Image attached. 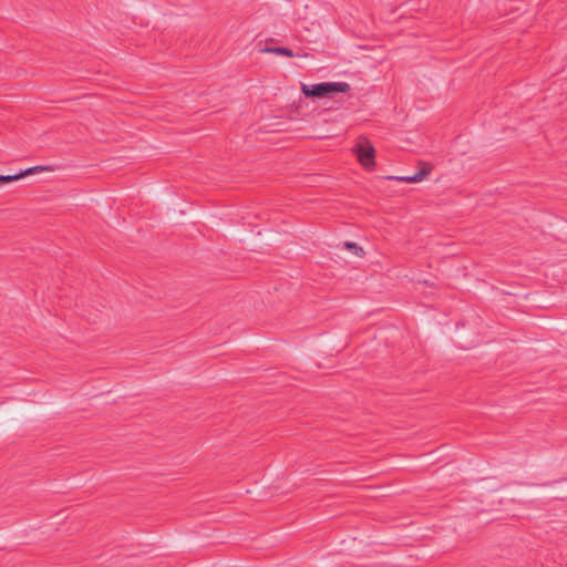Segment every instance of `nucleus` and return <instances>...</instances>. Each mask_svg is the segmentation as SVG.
I'll return each mask as SVG.
<instances>
[{
    "label": "nucleus",
    "instance_id": "nucleus-6",
    "mask_svg": "<svg viewBox=\"0 0 567 567\" xmlns=\"http://www.w3.org/2000/svg\"><path fill=\"white\" fill-rule=\"evenodd\" d=\"M344 247L349 250H352L357 256H361L363 254V249L353 241H346Z\"/></svg>",
    "mask_w": 567,
    "mask_h": 567
},
{
    "label": "nucleus",
    "instance_id": "nucleus-3",
    "mask_svg": "<svg viewBox=\"0 0 567 567\" xmlns=\"http://www.w3.org/2000/svg\"><path fill=\"white\" fill-rule=\"evenodd\" d=\"M421 169L411 176H386V179H394L404 183H419L423 181L432 171V166L427 163L420 162Z\"/></svg>",
    "mask_w": 567,
    "mask_h": 567
},
{
    "label": "nucleus",
    "instance_id": "nucleus-5",
    "mask_svg": "<svg viewBox=\"0 0 567 567\" xmlns=\"http://www.w3.org/2000/svg\"><path fill=\"white\" fill-rule=\"evenodd\" d=\"M262 52L278 54V55H285L288 58L295 56L293 51L288 48H285V47H270V48L267 47V48L262 49Z\"/></svg>",
    "mask_w": 567,
    "mask_h": 567
},
{
    "label": "nucleus",
    "instance_id": "nucleus-4",
    "mask_svg": "<svg viewBox=\"0 0 567 567\" xmlns=\"http://www.w3.org/2000/svg\"><path fill=\"white\" fill-rule=\"evenodd\" d=\"M48 171H52V167L49 165H38V166L27 168L18 174H14V175H12V177H13V181H18L24 176H28V175H31L34 173H40V172H48Z\"/></svg>",
    "mask_w": 567,
    "mask_h": 567
},
{
    "label": "nucleus",
    "instance_id": "nucleus-1",
    "mask_svg": "<svg viewBox=\"0 0 567 567\" xmlns=\"http://www.w3.org/2000/svg\"><path fill=\"white\" fill-rule=\"evenodd\" d=\"M350 85L346 82H321L317 84H302L301 91L307 97H324L334 93H346Z\"/></svg>",
    "mask_w": 567,
    "mask_h": 567
},
{
    "label": "nucleus",
    "instance_id": "nucleus-7",
    "mask_svg": "<svg viewBox=\"0 0 567 567\" xmlns=\"http://www.w3.org/2000/svg\"><path fill=\"white\" fill-rule=\"evenodd\" d=\"M13 182L12 175H0V184Z\"/></svg>",
    "mask_w": 567,
    "mask_h": 567
},
{
    "label": "nucleus",
    "instance_id": "nucleus-2",
    "mask_svg": "<svg viewBox=\"0 0 567 567\" xmlns=\"http://www.w3.org/2000/svg\"><path fill=\"white\" fill-rule=\"evenodd\" d=\"M355 153L359 163L367 169H372L375 166V150L371 142L365 136H360L352 148Z\"/></svg>",
    "mask_w": 567,
    "mask_h": 567
}]
</instances>
